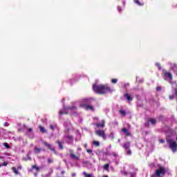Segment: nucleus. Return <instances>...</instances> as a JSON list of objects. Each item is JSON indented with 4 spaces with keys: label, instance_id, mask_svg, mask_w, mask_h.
<instances>
[{
    "label": "nucleus",
    "instance_id": "f257e3e1",
    "mask_svg": "<svg viewBox=\"0 0 177 177\" xmlns=\"http://www.w3.org/2000/svg\"><path fill=\"white\" fill-rule=\"evenodd\" d=\"M93 91L98 95H107V93H113L114 88H111L109 84H94Z\"/></svg>",
    "mask_w": 177,
    "mask_h": 177
},
{
    "label": "nucleus",
    "instance_id": "f03ea898",
    "mask_svg": "<svg viewBox=\"0 0 177 177\" xmlns=\"http://www.w3.org/2000/svg\"><path fill=\"white\" fill-rule=\"evenodd\" d=\"M165 174H167V169L160 166L156 170L155 174H152L151 177H163Z\"/></svg>",
    "mask_w": 177,
    "mask_h": 177
},
{
    "label": "nucleus",
    "instance_id": "7ed1b4c3",
    "mask_svg": "<svg viewBox=\"0 0 177 177\" xmlns=\"http://www.w3.org/2000/svg\"><path fill=\"white\" fill-rule=\"evenodd\" d=\"M166 142L168 143L169 149L172 150L173 153H175L177 150L176 142L169 138H166Z\"/></svg>",
    "mask_w": 177,
    "mask_h": 177
},
{
    "label": "nucleus",
    "instance_id": "20e7f679",
    "mask_svg": "<svg viewBox=\"0 0 177 177\" xmlns=\"http://www.w3.org/2000/svg\"><path fill=\"white\" fill-rule=\"evenodd\" d=\"M95 134L100 138H102L104 140H106L107 136L106 135V131L104 130L98 129L95 131Z\"/></svg>",
    "mask_w": 177,
    "mask_h": 177
},
{
    "label": "nucleus",
    "instance_id": "39448f33",
    "mask_svg": "<svg viewBox=\"0 0 177 177\" xmlns=\"http://www.w3.org/2000/svg\"><path fill=\"white\" fill-rule=\"evenodd\" d=\"M44 146H46V147H48V149H49V150H51V151H53L54 154L57 155V151H56L55 147H52V145L48 143L47 142H44Z\"/></svg>",
    "mask_w": 177,
    "mask_h": 177
},
{
    "label": "nucleus",
    "instance_id": "423d86ee",
    "mask_svg": "<svg viewBox=\"0 0 177 177\" xmlns=\"http://www.w3.org/2000/svg\"><path fill=\"white\" fill-rule=\"evenodd\" d=\"M80 107H83L85 110H90L91 111H94L93 106L92 105L86 104H80Z\"/></svg>",
    "mask_w": 177,
    "mask_h": 177
},
{
    "label": "nucleus",
    "instance_id": "0eeeda50",
    "mask_svg": "<svg viewBox=\"0 0 177 177\" xmlns=\"http://www.w3.org/2000/svg\"><path fill=\"white\" fill-rule=\"evenodd\" d=\"M164 77H165V78H169V80H170L171 81H172V80H174L172 73H171L170 72H168V71H165L164 73Z\"/></svg>",
    "mask_w": 177,
    "mask_h": 177
},
{
    "label": "nucleus",
    "instance_id": "6e6552de",
    "mask_svg": "<svg viewBox=\"0 0 177 177\" xmlns=\"http://www.w3.org/2000/svg\"><path fill=\"white\" fill-rule=\"evenodd\" d=\"M97 128H104L106 127V121L104 120H101V123H96Z\"/></svg>",
    "mask_w": 177,
    "mask_h": 177
},
{
    "label": "nucleus",
    "instance_id": "1a4fd4ad",
    "mask_svg": "<svg viewBox=\"0 0 177 177\" xmlns=\"http://www.w3.org/2000/svg\"><path fill=\"white\" fill-rule=\"evenodd\" d=\"M124 97H125L126 100H128V102H132L133 100V98L129 95V93H124Z\"/></svg>",
    "mask_w": 177,
    "mask_h": 177
},
{
    "label": "nucleus",
    "instance_id": "9d476101",
    "mask_svg": "<svg viewBox=\"0 0 177 177\" xmlns=\"http://www.w3.org/2000/svg\"><path fill=\"white\" fill-rule=\"evenodd\" d=\"M123 149L124 150H129L131 149V142H127L123 145Z\"/></svg>",
    "mask_w": 177,
    "mask_h": 177
},
{
    "label": "nucleus",
    "instance_id": "9b49d317",
    "mask_svg": "<svg viewBox=\"0 0 177 177\" xmlns=\"http://www.w3.org/2000/svg\"><path fill=\"white\" fill-rule=\"evenodd\" d=\"M65 110L67 111H73L74 113H75V111H77V106H67Z\"/></svg>",
    "mask_w": 177,
    "mask_h": 177
},
{
    "label": "nucleus",
    "instance_id": "f8f14e48",
    "mask_svg": "<svg viewBox=\"0 0 177 177\" xmlns=\"http://www.w3.org/2000/svg\"><path fill=\"white\" fill-rule=\"evenodd\" d=\"M122 132H123L126 136H131V133L129 132V130H128L127 128L122 129Z\"/></svg>",
    "mask_w": 177,
    "mask_h": 177
},
{
    "label": "nucleus",
    "instance_id": "ddd939ff",
    "mask_svg": "<svg viewBox=\"0 0 177 177\" xmlns=\"http://www.w3.org/2000/svg\"><path fill=\"white\" fill-rule=\"evenodd\" d=\"M57 145L59 146L60 150H63L64 147H63V143L61 142L60 140L56 141Z\"/></svg>",
    "mask_w": 177,
    "mask_h": 177
},
{
    "label": "nucleus",
    "instance_id": "4468645a",
    "mask_svg": "<svg viewBox=\"0 0 177 177\" xmlns=\"http://www.w3.org/2000/svg\"><path fill=\"white\" fill-rule=\"evenodd\" d=\"M71 158L73 160H80V156H77L75 154H74L73 151H71Z\"/></svg>",
    "mask_w": 177,
    "mask_h": 177
},
{
    "label": "nucleus",
    "instance_id": "2eb2a0df",
    "mask_svg": "<svg viewBox=\"0 0 177 177\" xmlns=\"http://www.w3.org/2000/svg\"><path fill=\"white\" fill-rule=\"evenodd\" d=\"M133 2L136 3V5H138V6H145L144 2H140L139 0H133Z\"/></svg>",
    "mask_w": 177,
    "mask_h": 177
},
{
    "label": "nucleus",
    "instance_id": "dca6fc26",
    "mask_svg": "<svg viewBox=\"0 0 177 177\" xmlns=\"http://www.w3.org/2000/svg\"><path fill=\"white\" fill-rule=\"evenodd\" d=\"M171 68L174 73H175L176 75H177V65L176 64H174L173 66H171Z\"/></svg>",
    "mask_w": 177,
    "mask_h": 177
},
{
    "label": "nucleus",
    "instance_id": "f3484780",
    "mask_svg": "<svg viewBox=\"0 0 177 177\" xmlns=\"http://www.w3.org/2000/svg\"><path fill=\"white\" fill-rule=\"evenodd\" d=\"M39 129H40V132H41V133H46V129H45L44 127L39 126Z\"/></svg>",
    "mask_w": 177,
    "mask_h": 177
},
{
    "label": "nucleus",
    "instance_id": "a211bd4d",
    "mask_svg": "<svg viewBox=\"0 0 177 177\" xmlns=\"http://www.w3.org/2000/svg\"><path fill=\"white\" fill-rule=\"evenodd\" d=\"M35 154H39V153H41V151H42V149L41 148H38V147H35Z\"/></svg>",
    "mask_w": 177,
    "mask_h": 177
},
{
    "label": "nucleus",
    "instance_id": "6ab92c4d",
    "mask_svg": "<svg viewBox=\"0 0 177 177\" xmlns=\"http://www.w3.org/2000/svg\"><path fill=\"white\" fill-rule=\"evenodd\" d=\"M148 122H151V124L152 125H156V121L155 119L149 118V119L148 120Z\"/></svg>",
    "mask_w": 177,
    "mask_h": 177
},
{
    "label": "nucleus",
    "instance_id": "aec40b11",
    "mask_svg": "<svg viewBox=\"0 0 177 177\" xmlns=\"http://www.w3.org/2000/svg\"><path fill=\"white\" fill-rule=\"evenodd\" d=\"M93 145L94 146H95L96 147H99V146H100V142H99V141H97V140H94L93 142Z\"/></svg>",
    "mask_w": 177,
    "mask_h": 177
},
{
    "label": "nucleus",
    "instance_id": "412c9836",
    "mask_svg": "<svg viewBox=\"0 0 177 177\" xmlns=\"http://www.w3.org/2000/svg\"><path fill=\"white\" fill-rule=\"evenodd\" d=\"M12 171H14L15 175H19V170L17 169V167H12Z\"/></svg>",
    "mask_w": 177,
    "mask_h": 177
},
{
    "label": "nucleus",
    "instance_id": "4be33fe9",
    "mask_svg": "<svg viewBox=\"0 0 177 177\" xmlns=\"http://www.w3.org/2000/svg\"><path fill=\"white\" fill-rule=\"evenodd\" d=\"M32 169H36V171H37V172H39V167H38V166H37V165H32Z\"/></svg>",
    "mask_w": 177,
    "mask_h": 177
},
{
    "label": "nucleus",
    "instance_id": "5701e85b",
    "mask_svg": "<svg viewBox=\"0 0 177 177\" xmlns=\"http://www.w3.org/2000/svg\"><path fill=\"white\" fill-rule=\"evenodd\" d=\"M59 115H63V114H68V112H67V111H59Z\"/></svg>",
    "mask_w": 177,
    "mask_h": 177
},
{
    "label": "nucleus",
    "instance_id": "b1692460",
    "mask_svg": "<svg viewBox=\"0 0 177 177\" xmlns=\"http://www.w3.org/2000/svg\"><path fill=\"white\" fill-rule=\"evenodd\" d=\"M119 113H120L121 115H127V112L124 110H120Z\"/></svg>",
    "mask_w": 177,
    "mask_h": 177
},
{
    "label": "nucleus",
    "instance_id": "393cba45",
    "mask_svg": "<svg viewBox=\"0 0 177 177\" xmlns=\"http://www.w3.org/2000/svg\"><path fill=\"white\" fill-rule=\"evenodd\" d=\"M73 136L71 135H67L66 136V139H68V140H73Z\"/></svg>",
    "mask_w": 177,
    "mask_h": 177
},
{
    "label": "nucleus",
    "instance_id": "a878e982",
    "mask_svg": "<svg viewBox=\"0 0 177 177\" xmlns=\"http://www.w3.org/2000/svg\"><path fill=\"white\" fill-rule=\"evenodd\" d=\"M109 167H110V165L109 164H105L103 167L104 169H106V170L109 169Z\"/></svg>",
    "mask_w": 177,
    "mask_h": 177
},
{
    "label": "nucleus",
    "instance_id": "bb28decb",
    "mask_svg": "<svg viewBox=\"0 0 177 177\" xmlns=\"http://www.w3.org/2000/svg\"><path fill=\"white\" fill-rule=\"evenodd\" d=\"M118 82V79H112L111 80V83L112 84H117Z\"/></svg>",
    "mask_w": 177,
    "mask_h": 177
},
{
    "label": "nucleus",
    "instance_id": "cd10ccee",
    "mask_svg": "<svg viewBox=\"0 0 177 177\" xmlns=\"http://www.w3.org/2000/svg\"><path fill=\"white\" fill-rule=\"evenodd\" d=\"M127 156H131L132 154V151H131V149H128L127 151Z\"/></svg>",
    "mask_w": 177,
    "mask_h": 177
},
{
    "label": "nucleus",
    "instance_id": "c85d7f7f",
    "mask_svg": "<svg viewBox=\"0 0 177 177\" xmlns=\"http://www.w3.org/2000/svg\"><path fill=\"white\" fill-rule=\"evenodd\" d=\"M83 174L86 177H92L91 174H87L86 172H84Z\"/></svg>",
    "mask_w": 177,
    "mask_h": 177
},
{
    "label": "nucleus",
    "instance_id": "c756f323",
    "mask_svg": "<svg viewBox=\"0 0 177 177\" xmlns=\"http://www.w3.org/2000/svg\"><path fill=\"white\" fill-rule=\"evenodd\" d=\"M3 145L5 146V147H6L7 149H10V146L9 145V144H8L7 142H5L3 144Z\"/></svg>",
    "mask_w": 177,
    "mask_h": 177
},
{
    "label": "nucleus",
    "instance_id": "7c9ffc66",
    "mask_svg": "<svg viewBox=\"0 0 177 177\" xmlns=\"http://www.w3.org/2000/svg\"><path fill=\"white\" fill-rule=\"evenodd\" d=\"M156 66L158 67V70H161V64L160 63H157Z\"/></svg>",
    "mask_w": 177,
    "mask_h": 177
},
{
    "label": "nucleus",
    "instance_id": "2f4dec72",
    "mask_svg": "<svg viewBox=\"0 0 177 177\" xmlns=\"http://www.w3.org/2000/svg\"><path fill=\"white\" fill-rule=\"evenodd\" d=\"M169 98L170 100H173V99L175 98V95H169Z\"/></svg>",
    "mask_w": 177,
    "mask_h": 177
},
{
    "label": "nucleus",
    "instance_id": "473e14b6",
    "mask_svg": "<svg viewBox=\"0 0 177 177\" xmlns=\"http://www.w3.org/2000/svg\"><path fill=\"white\" fill-rule=\"evenodd\" d=\"M50 129H51L52 131H55V125L50 124Z\"/></svg>",
    "mask_w": 177,
    "mask_h": 177
},
{
    "label": "nucleus",
    "instance_id": "72a5a7b5",
    "mask_svg": "<svg viewBox=\"0 0 177 177\" xmlns=\"http://www.w3.org/2000/svg\"><path fill=\"white\" fill-rule=\"evenodd\" d=\"M52 162H53V160L52 159H50V158H48V164H52Z\"/></svg>",
    "mask_w": 177,
    "mask_h": 177
},
{
    "label": "nucleus",
    "instance_id": "f704fd0d",
    "mask_svg": "<svg viewBox=\"0 0 177 177\" xmlns=\"http://www.w3.org/2000/svg\"><path fill=\"white\" fill-rule=\"evenodd\" d=\"M22 168L21 165H19L17 169L18 171H21Z\"/></svg>",
    "mask_w": 177,
    "mask_h": 177
},
{
    "label": "nucleus",
    "instance_id": "c9c22d12",
    "mask_svg": "<svg viewBox=\"0 0 177 177\" xmlns=\"http://www.w3.org/2000/svg\"><path fill=\"white\" fill-rule=\"evenodd\" d=\"M170 131L172 133H174V135H176V131L175 130H170Z\"/></svg>",
    "mask_w": 177,
    "mask_h": 177
},
{
    "label": "nucleus",
    "instance_id": "e433bc0d",
    "mask_svg": "<svg viewBox=\"0 0 177 177\" xmlns=\"http://www.w3.org/2000/svg\"><path fill=\"white\" fill-rule=\"evenodd\" d=\"M87 153H93L92 149H86Z\"/></svg>",
    "mask_w": 177,
    "mask_h": 177
},
{
    "label": "nucleus",
    "instance_id": "4c0bfd02",
    "mask_svg": "<svg viewBox=\"0 0 177 177\" xmlns=\"http://www.w3.org/2000/svg\"><path fill=\"white\" fill-rule=\"evenodd\" d=\"M84 102H86V103L91 104V100H85Z\"/></svg>",
    "mask_w": 177,
    "mask_h": 177
},
{
    "label": "nucleus",
    "instance_id": "58836bf2",
    "mask_svg": "<svg viewBox=\"0 0 177 177\" xmlns=\"http://www.w3.org/2000/svg\"><path fill=\"white\" fill-rule=\"evenodd\" d=\"M4 127H9V123L8 122H5L3 124Z\"/></svg>",
    "mask_w": 177,
    "mask_h": 177
},
{
    "label": "nucleus",
    "instance_id": "ea45409f",
    "mask_svg": "<svg viewBox=\"0 0 177 177\" xmlns=\"http://www.w3.org/2000/svg\"><path fill=\"white\" fill-rule=\"evenodd\" d=\"M160 143H165V140H159Z\"/></svg>",
    "mask_w": 177,
    "mask_h": 177
},
{
    "label": "nucleus",
    "instance_id": "a19ab883",
    "mask_svg": "<svg viewBox=\"0 0 177 177\" xmlns=\"http://www.w3.org/2000/svg\"><path fill=\"white\" fill-rule=\"evenodd\" d=\"M156 91H161V87H160V86L156 87Z\"/></svg>",
    "mask_w": 177,
    "mask_h": 177
},
{
    "label": "nucleus",
    "instance_id": "79ce46f5",
    "mask_svg": "<svg viewBox=\"0 0 177 177\" xmlns=\"http://www.w3.org/2000/svg\"><path fill=\"white\" fill-rule=\"evenodd\" d=\"M124 88H127V86H129V83H127L124 85Z\"/></svg>",
    "mask_w": 177,
    "mask_h": 177
},
{
    "label": "nucleus",
    "instance_id": "37998d69",
    "mask_svg": "<svg viewBox=\"0 0 177 177\" xmlns=\"http://www.w3.org/2000/svg\"><path fill=\"white\" fill-rule=\"evenodd\" d=\"M118 12H121V10H122V9L121 8V7H118Z\"/></svg>",
    "mask_w": 177,
    "mask_h": 177
},
{
    "label": "nucleus",
    "instance_id": "c03bdc74",
    "mask_svg": "<svg viewBox=\"0 0 177 177\" xmlns=\"http://www.w3.org/2000/svg\"><path fill=\"white\" fill-rule=\"evenodd\" d=\"M28 132H32V128L28 129Z\"/></svg>",
    "mask_w": 177,
    "mask_h": 177
},
{
    "label": "nucleus",
    "instance_id": "a18cd8bd",
    "mask_svg": "<svg viewBox=\"0 0 177 177\" xmlns=\"http://www.w3.org/2000/svg\"><path fill=\"white\" fill-rule=\"evenodd\" d=\"M150 133V131H145V135H149Z\"/></svg>",
    "mask_w": 177,
    "mask_h": 177
},
{
    "label": "nucleus",
    "instance_id": "49530a36",
    "mask_svg": "<svg viewBox=\"0 0 177 177\" xmlns=\"http://www.w3.org/2000/svg\"><path fill=\"white\" fill-rule=\"evenodd\" d=\"M145 127H146L147 128H149V123H145Z\"/></svg>",
    "mask_w": 177,
    "mask_h": 177
},
{
    "label": "nucleus",
    "instance_id": "de8ad7c7",
    "mask_svg": "<svg viewBox=\"0 0 177 177\" xmlns=\"http://www.w3.org/2000/svg\"><path fill=\"white\" fill-rule=\"evenodd\" d=\"M72 176H73V177H75V176H77V174H75V173H73V174H72Z\"/></svg>",
    "mask_w": 177,
    "mask_h": 177
},
{
    "label": "nucleus",
    "instance_id": "09e8293b",
    "mask_svg": "<svg viewBox=\"0 0 177 177\" xmlns=\"http://www.w3.org/2000/svg\"><path fill=\"white\" fill-rule=\"evenodd\" d=\"M84 149H86L88 147V144H84Z\"/></svg>",
    "mask_w": 177,
    "mask_h": 177
},
{
    "label": "nucleus",
    "instance_id": "8fccbe9b",
    "mask_svg": "<svg viewBox=\"0 0 177 177\" xmlns=\"http://www.w3.org/2000/svg\"><path fill=\"white\" fill-rule=\"evenodd\" d=\"M64 174H66V171H61V174H62V175H64Z\"/></svg>",
    "mask_w": 177,
    "mask_h": 177
},
{
    "label": "nucleus",
    "instance_id": "3c124183",
    "mask_svg": "<svg viewBox=\"0 0 177 177\" xmlns=\"http://www.w3.org/2000/svg\"><path fill=\"white\" fill-rule=\"evenodd\" d=\"M2 165H5V166H6V165H8V163H6V162H3Z\"/></svg>",
    "mask_w": 177,
    "mask_h": 177
},
{
    "label": "nucleus",
    "instance_id": "603ef678",
    "mask_svg": "<svg viewBox=\"0 0 177 177\" xmlns=\"http://www.w3.org/2000/svg\"><path fill=\"white\" fill-rule=\"evenodd\" d=\"M113 156L114 157H117V154H116V153H113Z\"/></svg>",
    "mask_w": 177,
    "mask_h": 177
},
{
    "label": "nucleus",
    "instance_id": "864d4df0",
    "mask_svg": "<svg viewBox=\"0 0 177 177\" xmlns=\"http://www.w3.org/2000/svg\"><path fill=\"white\" fill-rule=\"evenodd\" d=\"M2 158H3V157H2V156H0V160H2Z\"/></svg>",
    "mask_w": 177,
    "mask_h": 177
},
{
    "label": "nucleus",
    "instance_id": "5fc2aeb1",
    "mask_svg": "<svg viewBox=\"0 0 177 177\" xmlns=\"http://www.w3.org/2000/svg\"><path fill=\"white\" fill-rule=\"evenodd\" d=\"M102 177H109V176L106 175V176H103Z\"/></svg>",
    "mask_w": 177,
    "mask_h": 177
},
{
    "label": "nucleus",
    "instance_id": "6e6d98bb",
    "mask_svg": "<svg viewBox=\"0 0 177 177\" xmlns=\"http://www.w3.org/2000/svg\"><path fill=\"white\" fill-rule=\"evenodd\" d=\"M176 93H177V88L176 89Z\"/></svg>",
    "mask_w": 177,
    "mask_h": 177
},
{
    "label": "nucleus",
    "instance_id": "4d7b16f0",
    "mask_svg": "<svg viewBox=\"0 0 177 177\" xmlns=\"http://www.w3.org/2000/svg\"><path fill=\"white\" fill-rule=\"evenodd\" d=\"M124 175H127V172H124Z\"/></svg>",
    "mask_w": 177,
    "mask_h": 177
},
{
    "label": "nucleus",
    "instance_id": "13d9d810",
    "mask_svg": "<svg viewBox=\"0 0 177 177\" xmlns=\"http://www.w3.org/2000/svg\"><path fill=\"white\" fill-rule=\"evenodd\" d=\"M2 165H0V168L1 167Z\"/></svg>",
    "mask_w": 177,
    "mask_h": 177
},
{
    "label": "nucleus",
    "instance_id": "bf43d9fd",
    "mask_svg": "<svg viewBox=\"0 0 177 177\" xmlns=\"http://www.w3.org/2000/svg\"><path fill=\"white\" fill-rule=\"evenodd\" d=\"M35 176H37V174H35Z\"/></svg>",
    "mask_w": 177,
    "mask_h": 177
}]
</instances>
